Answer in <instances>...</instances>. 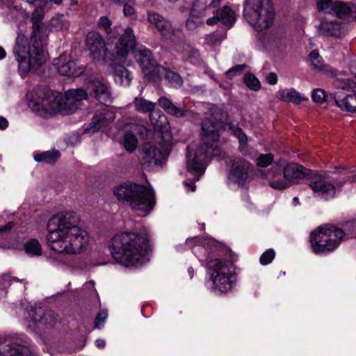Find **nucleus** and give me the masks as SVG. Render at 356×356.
I'll return each instance as SVG.
<instances>
[{
  "mask_svg": "<svg viewBox=\"0 0 356 356\" xmlns=\"http://www.w3.org/2000/svg\"><path fill=\"white\" fill-rule=\"evenodd\" d=\"M80 218L72 211L60 212L52 216L47 225V243L59 254H79L88 247L90 236L79 226Z\"/></svg>",
  "mask_w": 356,
  "mask_h": 356,
  "instance_id": "nucleus-1",
  "label": "nucleus"
},
{
  "mask_svg": "<svg viewBox=\"0 0 356 356\" xmlns=\"http://www.w3.org/2000/svg\"><path fill=\"white\" fill-rule=\"evenodd\" d=\"M44 11L36 8L32 13V32L29 38L18 33L13 47V54L18 63V71L24 77L31 70H37L46 61V45L49 36L47 25L42 22Z\"/></svg>",
  "mask_w": 356,
  "mask_h": 356,
  "instance_id": "nucleus-2",
  "label": "nucleus"
},
{
  "mask_svg": "<svg viewBox=\"0 0 356 356\" xmlns=\"http://www.w3.org/2000/svg\"><path fill=\"white\" fill-rule=\"evenodd\" d=\"M221 113L216 109L211 110L209 116L201 123L202 140L195 151L193 159L187 154V169L201 175L204 170V163L208 159L220 154L219 138L224 129Z\"/></svg>",
  "mask_w": 356,
  "mask_h": 356,
  "instance_id": "nucleus-3",
  "label": "nucleus"
},
{
  "mask_svg": "<svg viewBox=\"0 0 356 356\" xmlns=\"http://www.w3.org/2000/svg\"><path fill=\"white\" fill-rule=\"evenodd\" d=\"M148 247L147 236L134 232L115 234L108 245L113 258L125 266H138L145 262Z\"/></svg>",
  "mask_w": 356,
  "mask_h": 356,
  "instance_id": "nucleus-4",
  "label": "nucleus"
},
{
  "mask_svg": "<svg viewBox=\"0 0 356 356\" xmlns=\"http://www.w3.org/2000/svg\"><path fill=\"white\" fill-rule=\"evenodd\" d=\"M88 98V92L82 89H72L66 92L65 99L62 94L47 91L40 102L30 103L32 110L42 118H49L56 113L70 114Z\"/></svg>",
  "mask_w": 356,
  "mask_h": 356,
  "instance_id": "nucleus-5",
  "label": "nucleus"
},
{
  "mask_svg": "<svg viewBox=\"0 0 356 356\" xmlns=\"http://www.w3.org/2000/svg\"><path fill=\"white\" fill-rule=\"evenodd\" d=\"M119 201L127 204L138 215L145 216L154 207L156 200L152 189L135 183L120 184L113 191Z\"/></svg>",
  "mask_w": 356,
  "mask_h": 356,
  "instance_id": "nucleus-6",
  "label": "nucleus"
},
{
  "mask_svg": "<svg viewBox=\"0 0 356 356\" xmlns=\"http://www.w3.org/2000/svg\"><path fill=\"white\" fill-rule=\"evenodd\" d=\"M136 39L134 31L127 27L119 38L115 47V54L120 58H124L131 50L133 51L136 60L140 65L145 76H151L156 73V62L149 49L143 47H135Z\"/></svg>",
  "mask_w": 356,
  "mask_h": 356,
  "instance_id": "nucleus-7",
  "label": "nucleus"
},
{
  "mask_svg": "<svg viewBox=\"0 0 356 356\" xmlns=\"http://www.w3.org/2000/svg\"><path fill=\"white\" fill-rule=\"evenodd\" d=\"M345 236L342 229L332 224H325L311 232L309 243L315 254H327L339 246Z\"/></svg>",
  "mask_w": 356,
  "mask_h": 356,
  "instance_id": "nucleus-8",
  "label": "nucleus"
},
{
  "mask_svg": "<svg viewBox=\"0 0 356 356\" xmlns=\"http://www.w3.org/2000/svg\"><path fill=\"white\" fill-rule=\"evenodd\" d=\"M244 17L258 31L271 27L275 21V11L272 0H246Z\"/></svg>",
  "mask_w": 356,
  "mask_h": 356,
  "instance_id": "nucleus-9",
  "label": "nucleus"
},
{
  "mask_svg": "<svg viewBox=\"0 0 356 356\" xmlns=\"http://www.w3.org/2000/svg\"><path fill=\"white\" fill-rule=\"evenodd\" d=\"M207 267L213 290L227 293L232 288L234 268L232 261L211 259L208 261Z\"/></svg>",
  "mask_w": 356,
  "mask_h": 356,
  "instance_id": "nucleus-10",
  "label": "nucleus"
},
{
  "mask_svg": "<svg viewBox=\"0 0 356 356\" xmlns=\"http://www.w3.org/2000/svg\"><path fill=\"white\" fill-rule=\"evenodd\" d=\"M136 111L148 113L149 120L155 129L162 130L167 124V118L159 109H156L155 103L143 97H136L133 102Z\"/></svg>",
  "mask_w": 356,
  "mask_h": 356,
  "instance_id": "nucleus-11",
  "label": "nucleus"
},
{
  "mask_svg": "<svg viewBox=\"0 0 356 356\" xmlns=\"http://www.w3.org/2000/svg\"><path fill=\"white\" fill-rule=\"evenodd\" d=\"M330 178L328 172H312L309 179V185L312 191L325 197H333L336 193V186L327 179Z\"/></svg>",
  "mask_w": 356,
  "mask_h": 356,
  "instance_id": "nucleus-12",
  "label": "nucleus"
},
{
  "mask_svg": "<svg viewBox=\"0 0 356 356\" xmlns=\"http://www.w3.org/2000/svg\"><path fill=\"white\" fill-rule=\"evenodd\" d=\"M169 153L168 147L161 149L155 145H149L144 149L142 164L144 168L152 170L154 167L161 165L166 161Z\"/></svg>",
  "mask_w": 356,
  "mask_h": 356,
  "instance_id": "nucleus-13",
  "label": "nucleus"
},
{
  "mask_svg": "<svg viewBox=\"0 0 356 356\" xmlns=\"http://www.w3.org/2000/svg\"><path fill=\"white\" fill-rule=\"evenodd\" d=\"M115 118V114L108 108L97 110L94 114L90 123L84 128L86 134H95L101 129L107 127Z\"/></svg>",
  "mask_w": 356,
  "mask_h": 356,
  "instance_id": "nucleus-14",
  "label": "nucleus"
},
{
  "mask_svg": "<svg viewBox=\"0 0 356 356\" xmlns=\"http://www.w3.org/2000/svg\"><path fill=\"white\" fill-rule=\"evenodd\" d=\"M53 65L63 76H79L84 72V68L78 67L67 54H62L59 57L54 58Z\"/></svg>",
  "mask_w": 356,
  "mask_h": 356,
  "instance_id": "nucleus-15",
  "label": "nucleus"
},
{
  "mask_svg": "<svg viewBox=\"0 0 356 356\" xmlns=\"http://www.w3.org/2000/svg\"><path fill=\"white\" fill-rule=\"evenodd\" d=\"M86 47L93 59L102 57L106 51V43L103 36L97 31L88 33L86 39Z\"/></svg>",
  "mask_w": 356,
  "mask_h": 356,
  "instance_id": "nucleus-16",
  "label": "nucleus"
},
{
  "mask_svg": "<svg viewBox=\"0 0 356 356\" xmlns=\"http://www.w3.org/2000/svg\"><path fill=\"white\" fill-rule=\"evenodd\" d=\"M88 90L91 96L99 103L108 105L112 103L111 93L106 84L99 80H92L88 84Z\"/></svg>",
  "mask_w": 356,
  "mask_h": 356,
  "instance_id": "nucleus-17",
  "label": "nucleus"
},
{
  "mask_svg": "<svg viewBox=\"0 0 356 356\" xmlns=\"http://www.w3.org/2000/svg\"><path fill=\"white\" fill-rule=\"evenodd\" d=\"M159 106L164 109L168 114L176 118L186 117L191 120H196L200 118V115L192 111L186 110L184 107H177L165 97H161L159 99Z\"/></svg>",
  "mask_w": 356,
  "mask_h": 356,
  "instance_id": "nucleus-18",
  "label": "nucleus"
},
{
  "mask_svg": "<svg viewBox=\"0 0 356 356\" xmlns=\"http://www.w3.org/2000/svg\"><path fill=\"white\" fill-rule=\"evenodd\" d=\"M284 177L291 184H297L305 177H310L312 173L311 170L304 168L295 163L286 165L282 170Z\"/></svg>",
  "mask_w": 356,
  "mask_h": 356,
  "instance_id": "nucleus-19",
  "label": "nucleus"
},
{
  "mask_svg": "<svg viewBox=\"0 0 356 356\" xmlns=\"http://www.w3.org/2000/svg\"><path fill=\"white\" fill-rule=\"evenodd\" d=\"M148 21L162 35L169 37L172 34L171 22L160 14L154 12L148 13Z\"/></svg>",
  "mask_w": 356,
  "mask_h": 356,
  "instance_id": "nucleus-20",
  "label": "nucleus"
},
{
  "mask_svg": "<svg viewBox=\"0 0 356 356\" xmlns=\"http://www.w3.org/2000/svg\"><path fill=\"white\" fill-rule=\"evenodd\" d=\"M250 163L243 159L236 160L233 162L229 178L234 182L244 181L248 175Z\"/></svg>",
  "mask_w": 356,
  "mask_h": 356,
  "instance_id": "nucleus-21",
  "label": "nucleus"
},
{
  "mask_svg": "<svg viewBox=\"0 0 356 356\" xmlns=\"http://www.w3.org/2000/svg\"><path fill=\"white\" fill-rule=\"evenodd\" d=\"M30 316L33 322L46 326L53 327L57 323V316L52 310H44L38 308L32 310Z\"/></svg>",
  "mask_w": 356,
  "mask_h": 356,
  "instance_id": "nucleus-22",
  "label": "nucleus"
},
{
  "mask_svg": "<svg viewBox=\"0 0 356 356\" xmlns=\"http://www.w3.org/2000/svg\"><path fill=\"white\" fill-rule=\"evenodd\" d=\"M0 356H31L29 348L15 342H8L0 348Z\"/></svg>",
  "mask_w": 356,
  "mask_h": 356,
  "instance_id": "nucleus-23",
  "label": "nucleus"
},
{
  "mask_svg": "<svg viewBox=\"0 0 356 356\" xmlns=\"http://www.w3.org/2000/svg\"><path fill=\"white\" fill-rule=\"evenodd\" d=\"M335 104L341 110L356 112V95H348L343 97L341 92L334 94Z\"/></svg>",
  "mask_w": 356,
  "mask_h": 356,
  "instance_id": "nucleus-24",
  "label": "nucleus"
},
{
  "mask_svg": "<svg viewBox=\"0 0 356 356\" xmlns=\"http://www.w3.org/2000/svg\"><path fill=\"white\" fill-rule=\"evenodd\" d=\"M97 26L104 31L108 40L117 38L123 31L120 26L112 27V21L107 16H102L99 19Z\"/></svg>",
  "mask_w": 356,
  "mask_h": 356,
  "instance_id": "nucleus-25",
  "label": "nucleus"
},
{
  "mask_svg": "<svg viewBox=\"0 0 356 356\" xmlns=\"http://www.w3.org/2000/svg\"><path fill=\"white\" fill-rule=\"evenodd\" d=\"M318 31L322 35L334 37H340L343 33L341 24L332 21L322 22L318 26Z\"/></svg>",
  "mask_w": 356,
  "mask_h": 356,
  "instance_id": "nucleus-26",
  "label": "nucleus"
},
{
  "mask_svg": "<svg viewBox=\"0 0 356 356\" xmlns=\"http://www.w3.org/2000/svg\"><path fill=\"white\" fill-rule=\"evenodd\" d=\"M282 170L280 168L275 169V171L269 174L268 178L270 179L269 185L278 190L289 188L291 186L289 181L284 177H282Z\"/></svg>",
  "mask_w": 356,
  "mask_h": 356,
  "instance_id": "nucleus-27",
  "label": "nucleus"
},
{
  "mask_svg": "<svg viewBox=\"0 0 356 356\" xmlns=\"http://www.w3.org/2000/svg\"><path fill=\"white\" fill-rule=\"evenodd\" d=\"M337 171L334 172L341 176H343L341 179L336 180L335 184L337 186L341 187L345 183L356 182V168L354 167H343L339 166L336 168Z\"/></svg>",
  "mask_w": 356,
  "mask_h": 356,
  "instance_id": "nucleus-28",
  "label": "nucleus"
},
{
  "mask_svg": "<svg viewBox=\"0 0 356 356\" xmlns=\"http://www.w3.org/2000/svg\"><path fill=\"white\" fill-rule=\"evenodd\" d=\"M220 22L228 28H231L236 20L235 12L228 6L216 10Z\"/></svg>",
  "mask_w": 356,
  "mask_h": 356,
  "instance_id": "nucleus-29",
  "label": "nucleus"
},
{
  "mask_svg": "<svg viewBox=\"0 0 356 356\" xmlns=\"http://www.w3.org/2000/svg\"><path fill=\"white\" fill-rule=\"evenodd\" d=\"M277 97L280 99L286 102H292L295 104H299L307 98L300 95L295 89H286L280 90L277 92Z\"/></svg>",
  "mask_w": 356,
  "mask_h": 356,
  "instance_id": "nucleus-30",
  "label": "nucleus"
},
{
  "mask_svg": "<svg viewBox=\"0 0 356 356\" xmlns=\"http://www.w3.org/2000/svg\"><path fill=\"white\" fill-rule=\"evenodd\" d=\"M156 73L164 76L165 79L172 84L179 86L182 84V79L177 73L161 65L156 67Z\"/></svg>",
  "mask_w": 356,
  "mask_h": 356,
  "instance_id": "nucleus-31",
  "label": "nucleus"
},
{
  "mask_svg": "<svg viewBox=\"0 0 356 356\" xmlns=\"http://www.w3.org/2000/svg\"><path fill=\"white\" fill-rule=\"evenodd\" d=\"M114 74L115 80L121 83L129 86L131 81L132 77L130 72L123 65H116L114 67Z\"/></svg>",
  "mask_w": 356,
  "mask_h": 356,
  "instance_id": "nucleus-32",
  "label": "nucleus"
},
{
  "mask_svg": "<svg viewBox=\"0 0 356 356\" xmlns=\"http://www.w3.org/2000/svg\"><path fill=\"white\" fill-rule=\"evenodd\" d=\"M25 252L31 257H38L42 254V246L38 239L31 238L24 244Z\"/></svg>",
  "mask_w": 356,
  "mask_h": 356,
  "instance_id": "nucleus-33",
  "label": "nucleus"
},
{
  "mask_svg": "<svg viewBox=\"0 0 356 356\" xmlns=\"http://www.w3.org/2000/svg\"><path fill=\"white\" fill-rule=\"evenodd\" d=\"M60 154L58 151H47L34 156V159L37 162H44L45 163L53 164L59 159Z\"/></svg>",
  "mask_w": 356,
  "mask_h": 356,
  "instance_id": "nucleus-34",
  "label": "nucleus"
},
{
  "mask_svg": "<svg viewBox=\"0 0 356 356\" xmlns=\"http://www.w3.org/2000/svg\"><path fill=\"white\" fill-rule=\"evenodd\" d=\"M226 31L220 33L213 32L205 35L204 43L210 47L218 46L226 38Z\"/></svg>",
  "mask_w": 356,
  "mask_h": 356,
  "instance_id": "nucleus-35",
  "label": "nucleus"
},
{
  "mask_svg": "<svg viewBox=\"0 0 356 356\" xmlns=\"http://www.w3.org/2000/svg\"><path fill=\"white\" fill-rule=\"evenodd\" d=\"M197 13L195 10L190 11L189 16L186 21L185 27L188 31H194L203 24V16L196 15Z\"/></svg>",
  "mask_w": 356,
  "mask_h": 356,
  "instance_id": "nucleus-36",
  "label": "nucleus"
},
{
  "mask_svg": "<svg viewBox=\"0 0 356 356\" xmlns=\"http://www.w3.org/2000/svg\"><path fill=\"white\" fill-rule=\"evenodd\" d=\"M350 12V8L343 2H334L333 6H332V13H334L339 18H346L348 17Z\"/></svg>",
  "mask_w": 356,
  "mask_h": 356,
  "instance_id": "nucleus-37",
  "label": "nucleus"
},
{
  "mask_svg": "<svg viewBox=\"0 0 356 356\" xmlns=\"http://www.w3.org/2000/svg\"><path fill=\"white\" fill-rule=\"evenodd\" d=\"M333 84L337 88H340L343 90H350L356 92V83L351 79L337 77L334 79Z\"/></svg>",
  "mask_w": 356,
  "mask_h": 356,
  "instance_id": "nucleus-38",
  "label": "nucleus"
},
{
  "mask_svg": "<svg viewBox=\"0 0 356 356\" xmlns=\"http://www.w3.org/2000/svg\"><path fill=\"white\" fill-rule=\"evenodd\" d=\"M309 59L313 69L323 70L324 69L323 60L317 51L313 50L309 56Z\"/></svg>",
  "mask_w": 356,
  "mask_h": 356,
  "instance_id": "nucleus-39",
  "label": "nucleus"
},
{
  "mask_svg": "<svg viewBox=\"0 0 356 356\" xmlns=\"http://www.w3.org/2000/svg\"><path fill=\"white\" fill-rule=\"evenodd\" d=\"M138 146V139L132 134H127L124 136V147L129 152H134Z\"/></svg>",
  "mask_w": 356,
  "mask_h": 356,
  "instance_id": "nucleus-40",
  "label": "nucleus"
},
{
  "mask_svg": "<svg viewBox=\"0 0 356 356\" xmlns=\"http://www.w3.org/2000/svg\"><path fill=\"white\" fill-rule=\"evenodd\" d=\"M244 81L246 86L252 90L257 91L261 88L259 81L251 73L245 75Z\"/></svg>",
  "mask_w": 356,
  "mask_h": 356,
  "instance_id": "nucleus-41",
  "label": "nucleus"
},
{
  "mask_svg": "<svg viewBox=\"0 0 356 356\" xmlns=\"http://www.w3.org/2000/svg\"><path fill=\"white\" fill-rule=\"evenodd\" d=\"M208 6H207V0H195L190 11H193V10H195V11L197 13H195L196 15L205 17L207 15L206 10Z\"/></svg>",
  "mask_w": 356,
  "mask_h": 356,
  "instance_id": "nucleus-42",
  "label": "nucleus"
},
{
  "mask_svg": "<svg viewBox=\"0 0 356 356\" xmlns=\"http://www.w3.org/2000/svg\"><path fill=\"white\" fill-rule=\"evenodd\" d=\"M273 159L274 156L271 153L260 154L256 160L257 165L259 167L265 168L273 162Z\"/></svg>",
  "mask_w": 356,
  "mask_h": 356,
  "instance_id": "nucleus-43",
  "label": "nucleus"
},
{
  "mask_svg": "<svg viewBox=\"0 0 356 356\" xmlns=\"http://www.w3.org/2000/svg\"><path fill=\"white\" fill-rule=\"evenodd\" d=\"M312 98L314 102L323 104L326 100L325 92L321 88L314 89L312 91Z\"/></svg>",
  "mask_w": 356,
  "mask_h": 356,
  "instance_id": "nucleus-44",
  "label": "nucleus"
},
{
  "mask_svg": "<svg viewBox=\"0 0 356 356\" xmlns=\"http://www.w3.org/2000/svg\"><path fill=\"white\" fill-rule=\"evenodd\" d=\"M275 257V252L273 249H268L265 251L260 257V263L262 265H267L272 262Z\"/></svg>",
  "mask_w": 356,
  "mask_h": 356,
  "instance_id": "nucleus-45",
  "label": "nucleus"
},
{
  "mask_svg": "<svg viewBox=\"0 0 356 356\" xmlns=\"http://www.w3.org/2000/svg\"><path fill=\"white\" fill-rule=\"evenodd\" d=\"M334 3L331 0H316V6L318 11H327L332 13V6Z\"/></svg>",
  "mask_w": 356,
  "mask_h": 356,
  "instance_id": "nucleus-46",
  "label": "nucleus"
},
{
  "mask_svg": "<svg viewBox=\"0 0 356 356\" xmlns=\"http://www.w3.org/2000/svg\"><path fill=\"white\" fill-rule=\"evenodd\" d=\"M108 317V313L106 310H102L101 312H99L96 318H95V327L96 328H101L106 319Z\"/></svg>",
  "mask_w": 356,
  "mask_h": 356,
  "instance_id": "nucleus-47",
  "label": "nucleus"
},
{
  "mask_svg": "<svg viewBox=\"0 0 356 356\" xmlns=\"http://www.w3.org/2000/svg\"><path fill=\"white\" fill-rule=\"evenodd\" d=\"M12 280L24 282V279L19 280L15 277H10L9 275H3L0 277V285L3 288H6Z\"/></svg>",
  "mask_w": 356,
  "mask_h": 356,
  "instance_id": "nucleus-48",
  "label": "nucleus"
},
{
  "mask_svg": "<svg viewBox=\"0 0 356 356\" xmlns=\"http://www.w3.org/2000/svg\"><path fill=\"white\" fill-rule=\"evenodd\" d=\"M232 133L236 136L241 144H245L248 141L247 136L245 134L242 129L236 127L232 129Z\"/></svg>",
  "mask_w": 356,
  "mask_h": 356,
  "instance_id": "nucleus-49",
  "label": "nucleus"
},
{
  "mask_svg": "<svg viewBox=\"0 0 356 356\" xmlns=\"http://www.w3.org/2000/svg\"><path fill=\"white\" fill-rule=\"evenodd\" d=\"M183 49L184 50L181 51V52L184 58L189 57L191 55H194L195 53V51L188 44H184Z\"/></svg>",
  "mask_w": 356,
  "mask_h": 356,
  "instance_id": "nucleus-50",
  "label": "nucleus"
},
{
  "mask_svg": "<svg viewBox=\"0 0 356 356\" xmlns=\"http://www.w3.org/2000/svg\"><path fill=\"white\" fill-rule=\"evenodd\" d=\"M266 80L270 85H275L277 82V76L275 72H270L266 76Z\"/></svg>",
  "mask_w": 356,
  "mask_h": 356,
  "instance_id": "nucleus-51",
  "label": "nucleus"
},
{
  "mask_svg": "<svg viewBox=\"0 0 356 356\" xmlns=\"http://www.w3.org/2000/svg\"><path fill=\"white\" fill-rule=\"evenodd\" d=\"M13 222H8L6 225L3 226H0V234L9 232L13 229Z\"/></svg>",
  "mask_w": 356,
  "mask_h": 356,
  "instance_id": "nucleus-52",
  "label": "nucleus"
},
{
  "mask_svg": "<svg viewBox=\"0 0 356 356\" xmlns=\"http://www.w3.org/2000/svg\"><path fill=\"white\" fill-rule=\"evenodd\" d=\"M220 22L218 14H216V11L214 13V15L211 17H209L207 19V24L209 26H213L218 24V22Z\"/></svg>",
  "mask_w": 356,
  "mask_h": 356,
  "instance_id": "nucleus-53",
  "label": "nucleus"
},
{
  "mask_svg": "<svg viewBox=\"0 0 356 356\" xmlns=\"http://www.w3.org/2000/svg\"><path fill=\"white\" fill-rule=\"evenodd\" d=\"M123 12L126 16H131L134 14L135 10L132 6L124 3Z\"/></svg>",
  "mask_w": 356,
  "mask_h": 356,
  "instance_id": "nucleus-54",
  "label": "nucleus"
},
{
  "mask_svg": "<svg viewBox=\"0 0 356 356\" xmlns=\"http://www.w3.org/2000/svg\"><path fill=\"white\" fill-rule=\"evenodd\" d=\"M349 70L356 79V61L353 60L349 64Z\"/></svg>",
  "mask_w": 356,
  "mask_h": 356,
  "instance_id": "nucleus-55",
  "label": "nucleus"
},
{
  "mask_svg": "<svg viewBox=\"0 0 356 356\" xmlns=\"http://www.w3.org/2000/svg\"><path fill=\"white\" fill-rule=\"evenodd\" d=\"M8 120L3 117H0V129H5L8 127Z\"/></svg>",
  "mask_w": 356,
  "mask_h": 356,
  "instance_id": "nucleus-56",
  "label": "nucleus"
},
{
  "mask_svg": "<svg viewBox=\"0 0 356 356\" xmlns=\"http://www.w3.org/2000/svg\"><path fill=\"white\" fill-rule=\"evenodd\" d=\"M245 65H238L232 67V70H234V72H236V74H237L243 72L245 70Z\"/></svg>",
  "mask_w": 356,
  "mask_h": 356,
  "instance_id": "nucleus-57",
  "label": "nucleus"
},
{
  "mask_svg": "<svg viewBox=\"0 0 356 356\" xmlns=\"http://www.w3.org/2000/svg\"><path fill=\"white\" fill-rule=\"evenodd\" d=\"M222 1V0H212L208 5V8H216L220 5Z\"/></svg>",
  "mask_w": 356,
  "mask_h": 356,
  "instance_id": "nucleus-58",
  "label": "nucleus"
},
{
  "mask_svg": "<svg viewBox=\"0 0 356 356\" xmlns=\"http://www.w3.org/2000/svg\"><path fill=\"white\" fill-rule=\"evenodd\" d=\"M225 75H226L227 78L231 79L233 76H236V72H234V70H232V68H231L226 72Z\"/></svg>",
  "mask_w": 356,
  "mask_h": 356,
  "instance_id": "nucleus-59",
  "label": "nucleus"
},
{
  "mask_svg": "<svg viewBox=\"0 0 356 356\" xmlns=\"http://www.w3.org/2000/svg\"><path fill=\"white\" fill-rule=\"evenodd\" d=\"M105 341L103 339H97L96 341V345L98 348H102L105 346Z\"/></svg>",
  "mask_w": 356,
  "mask_h": 356,
  "instance_id": "nucleus-60",
  "label": "nucleus"
},
{
  "mask_svg": "<svg viewBox=\"0 0 356 356\" xmlns=\"http://www.w3.org/2000/svg\"><path fill=\"white\" fill-rule=\"evenodd\" d=\"M6 52L5 49L2 47H0V60L6 57Z\"/></svg>",
  "mask_w": 356,
  "mask_h": 356,
  "instance_id": "nucleus-61",
  "label": "nucleus"
},
{
  "mask_svg": "<svg viewBox=\"0 0 356 356\" xmlns=\"http://www.w3.org/2000/svg\"><path fill=\"white\" fill-rule=\"evenodd\" d=\"M186 184L187 186H191V191H195L196 186L194 184H188L186 183Z\"/></svg>",
  "mask_w": 356,
  "mask_h": 356,
  "instance_id": "nucleus-62",
  "label": "nucleus"
},
{
  "mask_svg": "<svg viewBox=\"0 0 356 356\" xmlns=\"http://www.w3.org/2000/svg\"><path fill=\"white\" fill-rule=\"evenodd\" d=\"M188 273L190 274L191 277H192L193 276V273H194V270H193V268H191H191H189L188 269Z\"/></svg>",
  "mask_w": 356,
  "mask_h": 356,
  "instance_id": "nucleus-63",
  "label": "nucleus"
},
{
  "mask_svg": "<svg viewBox=\"0 0 356 356\" xmlns=\"http://www.w3.org/2000/svg\"><path fill=\"white\" fill-rule=\"evenodd\" d=\"M127 1L128 0H113V1L115 3H124Z\"/></svg>",
  "mask_w": 356,
  "mask_h": 356,
  "instance_id": "nucleus-64",
  "label": "nucleus"
}]
</instances>
